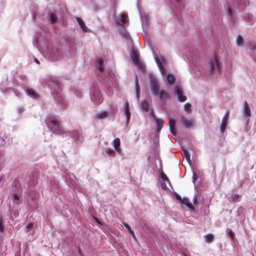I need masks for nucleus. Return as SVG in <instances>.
<instances>
[{
    "label": "nucleus",
    "instance_id": "1",
    "mask_svg": "<svg viewBox=\"0 0 256 256\" xmlns=\"http://www.w3.org/2000/svg\"><path fill=\"white\" fill-rule=\"evenodd\" d=\"M226 0L225 6L226 7L227 14L230 18L233 16L232 11L237 10L238 12H242L246 7V0Z\"/></svg>",
    "mask_w": 256,
    "mask_h": 256
},
{
    "label": "nucleus",
    "instance_id": "54",
    "mask_svg": "<svg viewBox=\"0 0 256 256\" xmlns=\"http://www.w3.org/2000/svg\"><path fill=\"white\" fill-rule=\"evenodd\" d=\"M95 219H96V222L98 223V224H99V223H100V221H99L97 218H96Z\"/></svg>",
    "mask_w": 256,
    "mask_h": 256
},
{
    "label": "nucleus",
    "instance_id": "43",
    "mask_svg": "<svg viewBox=\"0 0 256 256\" xmlns=\"http://www.w3.org/2000/svg\"><path fill=\"white\" fill-rule=\"evenodd\" d=\"M150 114L154 118V120H155V118H158L154 114V110H152L151 111H150Z\"/></svg>",
    "mask_w": 256,
    "mask_h": 256
},
{
    "label": "nucleus",
    "instance_id": "10",
    "mask_svg": "<svg viewBox=\"0 0 256 256\" xmlns=\"http://www.w3.org/2000/svg\"><path fill=\"white\" fill-rule=\"evenodd\" d=\"M124 112L126 117V125L128 126L130 122L131 114L129 110V104L128 102L125 103L124 107Z\"/></svg>",
    "mask_w": 256,
    "mask_h": 256
},
{
    "label": "nucleus",
    "instance_id": "25",
    "mask_svg": "<svg viewBox=\"0 0 256 256\" xmlns=\"http://www.w3.org/2000/svg\"><path fill=\"white\" fill-rule=\"evenodd\" d=\"M236 43L238 46H244V40L241 35H238L237 36Z\"/></svg>",
    "mask_w": 256,
    "mask_h": 256
},
{
    "label": "nucleus",
    "instance_id": "42",
    "mask_svg": "<svg viewBox=\"0 0 256 256\" xmlns=\"http://www.w3.org/2000/svg\"><path fill=\"white\" fill-rule=\"evenodd\" d=\"M24 109L23 107H20L17 109V112L18 113L20 114L24 112Z\"/></svg>",
    "mask_w": 256,
    "mask_h": 256
},
{
    "label": "nucleus",
    "instance_id": "7",
    "mask_svg": "<svg viewBox=\"0 0 256 256\" xmlns=\"http://www.w3.org/2000/svg\"><path fill=\"white\" fill-rule=\"evenodd\" d=\"M174 90V93L178 96V99L179 102H184L186 100V98L183 94V90L181 86H176Z\"/></svg>",
    "mask_w": 256,
    "mask_h": 256
},
{
    "label": "nucleus",
    "instance_id": "45",
    "mask_svg": "<svg viewBox=\"0 0 256 256\" xmlns=\"http://www.w3.org/2000/svg\"><path fill=\"white\" fill-rule=\"evenodd\" d=\"M78 134L76 132H74V134L72 135H70L71 136L76 137V138H78Z\"/></svg>",
    "mask_w": 256,
    "mask_h": 256
},
{
    "label": "nucleus",
    "instance_id": "39",
    "mask_svg": "<svg viewBox=\"0 0 256 256\" xmlns=\"http://www.w3.org/2000/svg\"><path fill=\"white\" fill-rule=\"evenodd\" d=\"M135 90H136V98L138 100L140 98V88H135Z\"/></svg>",
    "mask_w": 256,
    "mask_h": 256
},
{
    "label": "nucleus",
    "instance_id": "9",
    "mask_svg": "<svg viewBox=\"0 0 256 256\" xmlns=\"http://www.w3.org/2000/svg\"><path fill=\"white\" fill-rule=\"evenodd\" d=\"M180 120L183 126L186 128H190L193 126V120L192 119H188L184 116H180Z\"/></svg>",
    "mask_w": 256,
    "mask_h": 256
},
{
    "label": "nucleus",
    "instance_id": "50",
    "mask_svg": "<svg viewBox=\"0 0 256 256\" xmlns=\"http://www.w3.org/2000/svg\"><path fill=\"white\" fill-rule=\"evenodd\" d=\"M256 48V45H252L251 46L250 50H253Z\"/></svg>",
    "mask_w": 256,
    "mask_h": 256
},
{
    "label": "nucleus",
    "instance_id": "28",
    "mask_svg": "<svg viewBox=\"0 0 256 256\" xmlns=\"http://www.w3.org/2000/svg\"><path fill=\"white\" fill-rule=\"evenodd\" d=\"M128 18L127 14H121V18H120V22H118V25H122L123 24L125 23L126 22V19Z\"/></svg>",
    "mask_w": 256,
    "mask_h": 256
},
{
    "label": "nucleus",
    "instance_id": "33",
    "mask_svg": "<svg viewBox=\"0 0 256 256\" xmlns=\"http://www.w3.org/2000/svg\"><path fill=\"white\" fill-rule=\"evenodd\" d=\"M50 21L51 23L54 24L56 21V17L55 14H50Z\"/></svg>",
    "mask_w": 256,
    "mask_h": 256
},
{
    "label": "nucleus",
    "instance_id": "5",
    "mask_svg": "<svg viewBox=\"0 0 256 256\" xmlns=\"http://www.w3.org/2000/svg\"><path fill=\"white\" fill-rule=\"evenodd\" d=\"M209 66L210 68L211 73H213L216 70L218 72H220L222 64L218 61L215 56L210 59L209 62Z\"/></svg>",
    "mask_w": 256,
    "mask_h": 256
},
{
    "label": "nucleus",
    "instance_id": "15",
    "mask_svg": "<svg viewBox=\"0 0 256 256\" xmlns=\"http://www.w3.org/2000/svg\"><path fill=\"white\" fill-rule=\"evenodd\" d=\"M243 114L245 118H250L251 116L250 109L246 101L244 104Z\"/></svg>",
    "mask_w": 256,
    "mask_h": 256
},
{
    "label": "nucleus",
    "instance_id": "53",
    "mask_svg": "<svg viewBox=\"0 0 256 256\" xmlns=\"http://www.w3.org/2000/svg\"><path fill=\"white\" fill-rule=\"evenodd\" d=\"M246 124H248V122H249V118L248 120H246Z\"/></svg>",
    "mask_w": 256,
    "mask_h": 256
},
{
    "label": "nucleus",
    "instance_id": "51",
    "mask_svg": "<svg viewBox=\"0 0 256 256\" xmlns=\"http://www.w3.org/2000/svg\"><path fill=\"white\" fill-rule=\"evenodd\" d=\"M34 61L37 64H40V61L36 58H34Z\"/></svg>",
    "mask_w": 256,
    "mask_h": 256
},
{
    "label": "nucleus",
    "instance_id": "3",
    "mask_svg": "<svg viewBox=\"0 0 256 256\" xmlns=\"http://www.w3.org/2000/svg\"><path fill=\"white\" fill-rule=\"evenodd\" d=\"M44 50L48 58L51 60H57L60 58V53L57 46H54L52 44H48L44 47Z\"/></svg>",
    "mask_w": 256,
    "mask_h": 256
},
{
    "label": "nucleus",
    "instance_id": "34",
    "mask_svg": "<svg viewBox=\"0 0 256 256\" xmlns=\"http://www.w3.org/2000/svg\"><path fill=\"white\" fill-rule=\"evenodd\" d=\"M226 232L228 236L234 239V233L232 230L228 228L226 230Z\"/></svg>",
    "mask_w": 256,
    "mask_h": 256
},
{
    "label": "nucleus",
    "instance_id": "4",
    "mask_svg": "<svg viewBox=\"0 0 256 256\" xmlns=\"http://www.w3.org/2000/svg\"><path fill=\"white\" fill-rule=\"evenodd\" d=\"M46 84L52 90L51 92L54 98L60 102L62 98L60 93V87L56 81L50 80L46 82Z\"/></svg>",
    "mask_w": 256,
    "mask_h": 256
},
{
    "label": "nucleus",
    "instance_id": "23",
    "mask_svg": "<svg viewBox=\"0 0 256 256\" xmlns=\"http://www.w3.org/2000/svg\"><path fill=\"white\" fill-rule=\"evenodd\" d=\"M204 241L206 243H212L214 240V236L212 234H208L204 236Z\"/></svg>",
    "mask_w": 256,
    "mask_h": 256
},
{
    "label": "nucleus",
    "instance_id": "47",
    "mask_svg": "<svg viewBox=\"0 0 256 256\" xmlns=\"http://www.w3.org/2000/svg\"><path fill=\"white\" fill-rule=\"evenodd\" d=\"M33 226V224L32 223H30L26 226V228L28 229H30L32 228Z\"/></svg>",
    "mask_w": 256,
    "mask_h": 256
},
{
    "label": "nucleus",
    "instance_id": "48",
    "mask_svg": "<svg viewBox=\"0 0 256 256\" xmlns=\"http://www.w3.org/2000/svg\"><path fill=\"white\" fill-rule=\"evenodd\" d=\"M14 198L16 200H20V197H19V196L17 194H14Z\"/></svg>",
    "mask_w": 256,
    "mask_h": 256
},
{
    "label": "nucleus",
    "instance_id": "18",
    "mask_svg": "<svg viewBox=\"0 0 256 256\" xmlns=\"http://www.w3.org/2000/svg\"><path fill=\"white\" fill-rule=\"evenodd\" d=\"M114 146L116 150L119 154L122 152V150L120 148V140L118 138H116L113 140Z\"/></svg>",
    "mask_w": 256,
    "mask_h": 256
},
{
    "label": "nucleus",
    "instance_id": "12",
    "mask_svg": "<svg viewBox=\"0 0 256 256\" xmlns=\"http://www.w3.org/2000/svg\"><path fill=\"white\" fill-rule=\"evenodd\" d=\"M157 96H158L159 100L162 102L166 101L170 98L169 94L164 90H160Z\"/></svg>",
    "mask_w": 256,
    "mask_h": 256
},
{
    "label": "nucleus",
    "instance_id": "2",
    "mask_svg": "<svg viewBox=\"0 0 256 256\" xmlns=\"http://www.w3.org/2000/svg\"><path fill=\"white\" fill-rule=\"evenodd\" d=\"M46 124L48 128L56 134L64 136L65 133L60 122L56 118H47Z\"/></svg>",
    "mask_w": 256,
    "mask_h": 256
},
{
    "label": "nucleus",
    "instance_id": "16",
    "mask_svg": "<svg viewBox=\"0 0 256 256\" xmlns=\"http://www.w3.org/2000/svg\"><path fill=\"white\" fill-rule=\"evenodd\" d=\"M76 20L81 28V29L83 30L84 32H89L90 30L87 28V26H86L83 20L78 17L76 18Z\"/></svg>",
    "mask_w": 256,
    "mask_h": 256
},
{
    "label": "nucleus",
    "instance_id": "20",
    "mask_svg": "<svg viewBox=\"0 0 256 256\" xmlns=\"http://www.w3.org/2000/svg\"><path fill=\"white\" fill-rule=\"evenodd\" d=\"M130 57L134 64L136 62H138L140 59L138 58V56L137 54V52L136 50L134 49L132 50Z\"/></svg>",
    "mask_w": 256,
    "mask_h": 256
},
{
    "label": "nucleus",
    "instance_id": "40",
    "mask_svg": "<svg viewBox=\"0 0 256 256\" xmlns=\"http://www.w3.org/2000/svg\"><path fill=\"white\" fill-rule=\"evenodd\" d=\"M134 84H135V88H140L138 82V76H136L134 79Z\"/></svg>",
    "mask_w": 256,
    "mask_h": 256
},
{
    "label": "nucleus",
    "instance_id": "26",
    "mask_svg": "<svg viewBox=\"0 0 256 256\" xmlns=\"http://www.w3.org/2000/svg\"><path fill=\"white\" fill-rule=\"evenodd\" d=\"M182 154L183 156L186 158V160L188 162H190V154L186 150H182Z\"/></svg>",
    "mask_w": 256,
    "mask_h": 256
},
{
    "label": "nucleus",
    "instance_id": "21",
    "mask_svg": "<svg viewBox=\"0 0 256 256\" xmlns=\"http://www.w3.org/2000/svg\"><path fill=\"white\" fill-rule=\"evenodd\" d=\"M182 203L186 205L188 208L192 210H194V206L190 202L189 200L187 198H184L181 200Z\"/></svg>",
    "mask_w": 256,
    "mask_h": 256
},
{
    "label": "nucleus",
    "instance_id": "22",
    "mask_svg": "<svg viewBox=\"0 0 256 256\" xmlns=\"http://www.w3.org/2000/svg\"><path fill=\"white\" fill-rule=\"evenodd\" d=\"M166 80L168 84L172 86L174 83L176 78L173 74H168L166 76Z\"/></svg>",
    "mask_w": 256,
    "mask_h": 256
},
{
    "label": "nucleus",
    "instance_id": "55",
    "mask_svg": "<svg viewBox=\"0 0 256 256\" xmlns=\"http://www.w3.org/2000/svg\"><path fill=\"white\" fill-rule=\"evenodd\" d=\"M2 177H3L2 176L0 177V180H2Z\"/></svg>",
    "mask_w": 256,
    "mask_h": 256
},
{
    "label": "nucleus",
    "instance_id": "32",
    "mask_svg": "<svg viewBox=\"0 0 256 256\" xmlns=\"http://www.w3.org/2000/svg\"><path fill=\"white\" fill-rule=\"evenodd\" d=\"M160 177L164 182H167L168 183L170 182V180L164 172H160Z\"/></svg>",
    "mask_w": 256,
    "mask_h": 256
},
{
    "label": "nucleus",
    "instance_id": "30",
    "mask_svg": "<svg viewBox=\"0 0 256 256\" xmlns=\"http://www.w3.org/2000/svg\"><path fill=\"white\" fill-rule=\"evenodd\" d=\"M184 110L187 112L188 114H190L192 112L191 110V104L190 103H186L184 104Z\"/></svg>",
    "mask_w": 256,
    "mask_h": 256
},
{
    "label": "nucleus",
    "instance_id": "13",
    "mask_svg": "<svg viewBox=\"0 0 256 256\" xmlns=\"http://www.w3.org/2000/svg\"><path fill=\"white\" fill-rule=\"evenodd\" d=\"M168 125H169L170 130L171 134L173 136H176L177 134V132L176 130V120L174 118H169V124Z\"/></svg>",
    "mask_w": 256,
    "mask_h": 256
},
{
    "label": "nucleus",
    "instance_id": "31",
    "mask_svg": "<svg viewBox=\"0 0 256 256\" xmlns=\"http://www.w3.org/2000/svg\"><path fill=\"white\" fill-rule=\"evenodd\" d=\"M118 112V106L116 104L113 105L110 108V113L112 116H115Z\"/></svg>",
    "mask_w": 256,
    "mask_h": 256
},
{
    "label": "nucleus",
    "instance_id": "38",
    "mask_svg": "<svg viewBox=\"0 0 256 256\" xmlns=\"http://www.w3.org/2000/svg\"><path fill=\"white\" fill-rule=\"evenodd\" d=\"M135 64L138 66V68L141 69L143 70L144 68V66L140 62V60L138 61V62H136Z\"/></svg>",
    "mask_w": 256,
    "mask_h": 256
},
{
    "label": "nucleus",
    "instance_id": "37",
    "mask_svg": "<svg viewBox=\"0 0 256 256\" xmlns=\"http://www.w3.org/2000/svg\"><path fill=\"white\" fill-rule=\"evenodd\" d=\"M124 226L125 228H126L128 229V230L130 232V233L132 235L134 236V231L131 229L130 226L128 224H124Z\"/></svg>",
    "mask_w": 256,
    "mask_h": 256
},
{
    "label": "nucleus",
    "instance_id": "44",
    "mask_svg": "<svg viewBox=\"0 0 256 256\" xmlns=\"http://www.w3.org/2000/svg\"><path fill=\"white\" fill-rule=\"evenodd\" d=\"M175 198H176L177 200H180V202H181V200L182 199V198H181L180 196L178 194L176 193L175 194Z\"/></svg>",
    "mask_w": 256,
    "mask_h": 256
},
{
    "label": "nucleus",
    "instance_id": "46",
    "mask_svg": "<svg viewBox=\"0 0 256 256\" xmlns=\"http://www.w3.org/2000/svg\"><path fill=\"white\" fill-rule=\"evenodd\" d=\"M239 198V196L238 194H235L234 196V197L232 198V200H234V201H236L238 198Z\"/></svg>",
    "mask_w": 256,
    "mask_h": 256
},
{
    "label": "nucleus",
    "instance_id": "19",
    "mask_svg": "<svg viewBox=\"0 0 256 256\" xmlns=\"http://www.w3.org/2000/svg\"><path fill=\"white\" fill-rule=\"evenodd\" d=\"M26 92L27 95L34 99H36L38 96V94L32 88H28L26 89Z\"/></svg>",
    "mask_w": 256,
    "mask_h": 256
},
{
    "label": "nucleus",
    "instance_id": "52",
    "mask_svg": "<svg viewBox=\"0 0 256 256\" xmlns=\"http://www.w3.org/2000/svg\"><path fill=\"white\" fill-rule=\"evenodd\" d=\"M193 200H194V204H197V200H196V198L195 196Z\"/></svg>",
    "mask_w": 256,
    "mask_h": 256
},
{
    "label": "nucleus",
    "instance_id": "24",
    "mask_svg": "<svg viewBox=\"0 0 256 256\" xmlns=\"http://www.w3.org/2000/svg\"><path fill=\"white\" fill-rule=\"evenodd\" d=\"M141 106L143 110L148 112L149 110V104L147 100H144L141 102Z\"/></svg>",
    "mask_w": 256,
    "mask_h": 256
},
{
    "label": "nucleus",
    "instance_id": "14",
    "mask_svg": "<svg viewBox=\"0 0 256 256\" xmlns=\"http://www.w3.org/2000/svg\"><path fill=\"white\" fill-rule=\"evenodd\" d=\"M154 122L156 123L157 127L156 128V133L158 136L159 133L160 132L162 128L163 127L164 124V120L162 118H155V120H154Z\"/></svg>",
    "mask_w": 256,
    "mask_h": 256
},
{
    "label": "nucleus",
    "instance_id": "35",
    "mask_svg": "<svg viewBox=\"0 0 256 256\" xmlns=\"http://www.w3.org/2000/svg\"><path fill=\"white\" fill-rule=\"evenodd\" d=\"M98 63L99 64V67L98 68V69L100 72H102L104 71V68L102 67V66L103 64V60L102 59H98Z\"/></svg>",
    "mask_w": 256,
    "mask_h": 256
},
{
    "label": "nucleus",
    "instance_id": "49",
    "mask_svg": "<svg viewBox=\"0 0 256 256\" xmlns=\"http://www.w3.org/2000/svg\"><path fill=\"white\" fill-rule=\"evenodd\" d=\"M161 185H162V188L163 189L166 190V188H167V186H166V184L162 183V184H161Z\"/></svg>",
    "mask_w": 256,
    "mask_h": 256
},
{
    "label": "nucleus",
    "instance_id": "17",
    "mask_svg": "<svg viewBox=\"0 0 256 256\" xmlns=\"http://www.w3.org/2000/svg\"><path fill=\"white\" fill-rule=\"evenodd\" d=\"M108 115V110H104L96 113L95 114V118L97 120L103 119L107 118Z\"/></svg>",
    "mask_w": 256,
    "mask_h": 256
},
{
    "label": "nucleus",
    "instance_id": "41",
    "mask_svg": "<svg viewBox=\"0 0 256 256\" xmlns=\"http://www.w3.org/2000/svg\"><path fill=\"white\" fill-rule=\"evenodd\" d=\"M197 178H198V176H197L196 174V172H194L193 174H192V182L194 183L196 180Z\"/></svg>",
    "mask_w": 256,
    "mask_h": 256
},
{
    "label": "nucleus",
    "instance_id": "29",
    "mask_svg": "<svg viewBox=\"0 0 256 256\" xmlns=\"http://www.w3.org/2000/svg\"><path fill=\"white\" fill-rule=\"evenodd\" d=\"M253 18V16L250 13L246 14L243 16V18L246 22H250Z\"/></svg>",
    "mask_w": 256,
    "mask_h": 256
},
{
    "label": "nucleus",
    "instance_id": "27",
    "mask_svg": "<svg viewBox=\"0 0 256 256\" xmlns=\"http://www.w3.org/2000/svg\"><path fill=\"white\" fill-rule=\"evenodd\" d=\"M116 150H113L111 148H106L105 150V153L109 156H113L114 154H115Z\"/></svg>",
    "mask_w": 256,
    "mask_h": 256
},
{
    "label": "nucleus",
    "instance_id": "6",
    "mask_svg": "<svg viewBox=\"0 0 256 256\" xmlns=\"http://www.w3.org/2000/svg\"><path fill=\"white\" fill-rule=\"evenodd\" d=\"M154 58L162 74L164 76L166 74V69L162 63L166 61L164 58L162 56L159 57L156 54H154Z\"/></svg>",
    "mask_w": 256,
    "mask_h": 256
},
{
    "label": "nucleus",
    "instance_id": "8",
    "mask_svg": "<svg viewBox=\"0 0 256 256\" xmlns=\"http://www.w3.org/2000/svg\"><path fill=\"white\" fill-rule=\"evenodd\" d=\"M150 88L152 93L154 96H156L158 94V92L160 90V86L158 80L154 78H150Z\"/></svg>",
    "mask_w": 256,
    "mask_h": 256
},
{
    "label": "nucleus",
    "instance_id": "11",
    "mask_svg": "<svg viewBox=\"0 0 256 256\" xmlns=\"http://www.w3.org/2000/svg\"><path fill=\"white\" fill-rule=\"evenodd\" d=\"M229 114L230 112L226 111L224 116L222 119L221 125L220 126V131L222 133H223L226 130V128L228 122Z\"/></svg>",
    "mask_w": 256,
    "mask_h": 256
},
{
    "label": "nucleus",
    "instance_id": "36",
    "mask_svg": "<svg viewBox=\"0 0 256 256\" xmlns=\"http://www.w3.org/2000/svg\"><path fill=\"white\" fill-rule=\"evenodd\" d=\"M4 230V226H3V220L2 216L0 217V232H3Z\"/></svg>",
    "mask_w": 256,
    "mask_h": 256
}]
</instances>
